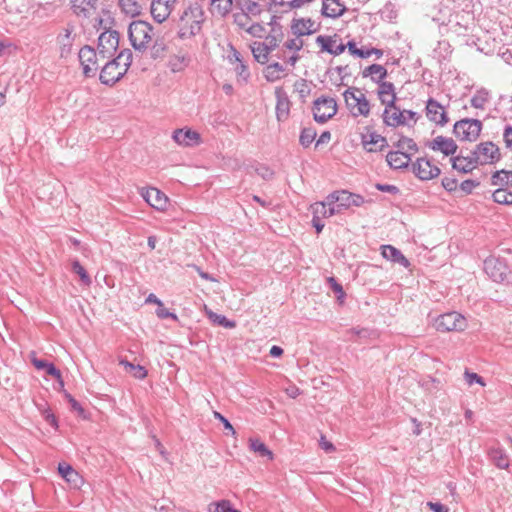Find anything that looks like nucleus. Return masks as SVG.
I'll list each match as a JSON object with an SVG mask.
<instances>
[{
	"mask_svg": "<svg viewBox=\"0 0 512 512\" xmlns=\"http://www.w3.org/2000/svg\"><path fill=\"white\" fill-rule=\"evenodd\" d=\"M132 52L129 49L121 51L116 58L108 61L100 72V81L105 85H114L127 72L132 63Z\"/></svg>",
	"mask_w": 512,
	"mask_h": 512,
	"instance_id": "1",
	"label": "nucleus"
},
{
	"mask_svg": "<svg viewBox=\"0 0 512 512\" xmlns=\"http://www.w3.org/2000/svg\"><path fill=\"white\" fill-rule=\"evenodd\" d=\"M203 11L198 6L188 7L180 17L179 38L185 40L197 35L202 28Z\"/></svg>",
	"mask_w": 512,
	"mask_h": 512,
	"instance_id": "2",
	"label": "nucleus"
},
{
	"mask_svg": "<svg viewBox=\"0 0 512 512\" xmlns=\"http://www.w3.org/2000/svg\"><path fill=\"white\" fill-rule=\"evenodd\" d=\"M69 5L73 15L82 21H102L100 0H69Z\"/></svg>",
	"mask_w": 512,
	"mask_h": 512,
	"instance_id": "3",
	"label": "nucleus"
},
{
	"mask_svg": "<svg viewBox=\"0 0 512 512\" xmlns=\"http://www.w3.org/2000/svg\"><path fill=\"white\" fill-rule=\"evenodd\" d=\"M128 35L134 49L143 51L152 41L153 27L142 20L133 21L129 25Z\"/></svg>",
	"mask_w": 512,
	"mask_h": 512,
	"instance_id": "4",
	"label": "nucleus"
},
{
	"mask_svg": "<svg viewBox=\"0 0 512 512\" xmlns=\"http://www.w3.org/2000/svg\"><path fill=\"white\" fill-rule=\"evenodd\" d=\"M347 108L353 117H368L371 105L365 94L358 88H348L343 93Z\"/></svg>",
	"mask_w": 512,
	"mask_h": 512,
	"instance_id": "5",
	"label": "nucleus"
},
{
	"mask_svg": "<svg viewBox=\"0 0 512 512\" xmlns=\"http://www.w3.org/2000/svg\"><path fill=\"white\" fill-rule=\"evenodd\" d=\"M482 127L480 120L464 118L454 124L453 134L460 141L474 142L480 136Z\"/></svg>",
	"mask_w": 512,
	"mask_h": 512,
	"instance_id": "6",
	"label": "nucleus"
},
{
	"mask_svg": "<svg viewBox=\"0 0 512 512\" xmlns=\"http://www.w3.org/2000/svg\"><path fill=\"white\" fill-rule=\"evenodd\" d=\"M383 122L386 126L396 128L398 126L408 125L411 120L416 123L418 117L417 113L411 110H400L399 107L393 104V107L385 108L382 114Z\"/></svg>",
	"mask_w": 512,
	"mask_h": 512,
	"instance_id": "7",
	"label": "nucleus"
},
{
	"mask_svg": "<svg viewBox=\"0 0 512 512\" xmlns=\"http://www.w3.org/2000/svg\"><path fill=\"white\" fill-rule=\"evenodd\" d=\"M434 325L441 332L463 331L467 327V321L463 315L453 311L440 315Z\"/></svg>",
	"mask_w": 512,
	"mask_h": 512,
	"instance_id": "8",
	"label": "nucleus"
},
{
	"mask_svg": "<svg viewBox=\"0 0 512 512\" xmlns=\"http://www.w3.org/2000/svg\"><path fill=\"white\" fill-rule=\"evenodd\" d=\"M337 113V103L331 97H320L314 101L313 116L318 123H326Z\"/></svg>",
	"mask_w": 512,
	"mask_h": 512,
	"instance_id": "9",
	"label": "nucleus"
},
{
	"mask_svg": "<svg viewBox=\"0 0 512 512\" xmlns=\"http://www.w3.org/2000/svg\"><path fill=\"white\" fill-rule=\"evenodd\" d=\"M99 51L97 52L90 46H84L78 53L79 61L82 66L83 74L86 77H92L99 68Z\"/></svg>",
	"mask_w": 512,
	"mask_h": 512,
	"instance_id": "10",
	"label": "nucleus"
},
{
	"mask_svg": "<svg viewBox=\"0 0 512 512\" xmlns=\"http://www.w3.org/2000/svg\"><path fill=\"white\" fill-rule=\"evenodd\" d=\"M486 274L495 282H502L507 279L509 269L506 263L499 259L490 257L484 261Z\"/></svg>",
	"mask_w": 512,
	"mask_h": 512,
	"instance_id": "11",
	"label": "nucleus"
},
{
	"mask_svg": "<svg viewBox=\"0 0 512 512\" xmlns=\"http://www.w3.org/2000/svg\"><path fill=\"white\" fill-rule=\"evenodd\" d=\"M119 44V35L117 31L110 30L101 33L98 38V50L102 60L106 59L114 52Z\"/></svg>",
	"mask_w": 512,
	"mask_h": 512,
	"instance_id": "12",
	"label": "nucleus"
},
{
	"mask_svg": "<svg viewBox=\"0 0 512 512\" xmlns=\"http://www.w3.org/2000/svg\"><path fill=\"white\" fill-rule=\"evenodd\" d=\"M477 163L479 165L492 164L500 160L501 154L497 145L493 142H482L476 147Z\"/></svg>",
	"mask_w": 512,
	"mask_h": 512,
	"instance_id": "13",
	"label": "nucleus"
},
{
	"mask_svg": "<svg viewBox=\"0 0 512 512\" xmlns=\"http://www.w3.org/2000/svg\"><path fill=\"white\" fill-rule=\"evenodd\" d=\"M74 27L68 25L64 27L56 37V43L59 49L60 57L67 58L72 53L74 43Z\"/></svg>",
	"mask_w": 512,
	"mask_h": 512,
	"instance_id": "14",
	"label": "nucleus"
},
{
	"mask_svg": "<svg viewBox=\"0 0 512 512\" xmlns=\"http://www.w3.org/2000/svg\"><path fill=\"white\" fill-rule=\"evenodd\" d=\"M176 5V0H152L151 15L158 23L168 19Z\"/></svg>",
	"mask_w": 512,
	"mask_h": 512,
	"instance_id": "15",
	"label": "nucleus"
},
{
	"mask_svg": "<svg viewBox=\"0 0 512 512\" xmlns=\"http://www.w3.org/2000/svg\"><path fill=\"white\" fill-rule=\"evenodd\" d=\"M414 174L420 180H431L440 174V169L431 163V161L419 158L415 163L412 164Z\"/></svg>",
	"mask_w": 512,
	"mask_h": 512,
	"instance_id": "16",
	"label": "nucleus"
},
{
	"mask_svg": "<svg viewBox=\"0 0 512 512\" xmlns=\"http://www.w3.org/2000/svg\"><path fill=\"white\" fill-rule=\"evenodd\" d=\"M425 110L429 121L440 126H445L448 123L449 118L444 107L435 99L429 98L427 100Z\"/></svg>",
	"mask_w": 512,
	"mask_h": 512,
	"instance_id": "17",
	"label": "nucleus"
},
{
	"mask_svg": "<svg viewBox=\"0 0 512 512\" xmlns=\"http://www.w3.org/2000/svg\"><path fill=\"white\" fill-rule=\"evenodd\" d=\"M172 139L180 146L193 147L201 142L200 134L190 128L176 129L173 131Z\"/></svg>",
	"mask_w": 512,
	"mask_h": 512,
	"instance_id": "18",
	"label": "nucleus"
},
{
	"mask_svg": "<svg viewBox=\"0 0 512 512\" xmlns=\"http://www.w3.org/2000/svg\"><path fill=\"white\" fill-rule=\"evenodd\" d=\"M145 201L153 208L164 211L168 205V197L155 187L143 189L141 192Z\"/></svg>",
	"mask_w": 512,
	"mask_h": 512,
	"instance_id": "19",
	"label": "nucleus"
},
{
	"mask_svg": "<svg viewBox=\"0 0 512 512\" xmlns=\"http://www.w3.org/2000/svg\"><path fill=\"white\" fill-rule=\"evenodd\" d=\"M428 147L436 152H441L446 156L454 155L458 149L456 142L452 138L437 136L431 142Z\"/></svg>",
	"mask_w": 512,
	"mask_h": 512,
	"instance_id": "20",
	"label": "nucleus"
},
{
	"mask_svg": "<svg viewBox=\"0 0 512 512\" xmlns=\"http://www.w3.org/2000/svg\"><path fill=\"white\" fill-rule=\"evenodd\" d=\"M276 102V117L278 121H285L288 119L290 114L291 102L287 93L283 88L278 87L275 90Z\"/></svg>",
	"mask_w": 512,
	"mask_h": 512,
	"instance_id": "21",
	"label": "nucleus"
},
{
	"mask_svg": "<svg viewBox=\"0 0 512 512\" xmlns=\"http://www.w3.org/2000/svg\"><path fill=\"white\" fill-rule=\"evenodd\" d=\"M359 196L353 195L345 190L335 191L327 196V203H337L342 210L349 208L351 205H359Z\"/></svg>",
	"mask_w": 512,
	"mask_h": 512,
	"instance_id": "22",
	"label": "nucleus"
},
{
	"mask_svg": "<svg viewBox=\"0 0 512 512\" xmlns=\"http://www.w3.org/2000/svg\"><path fill=\"white\" fill-rule=\"evenodd\" d=\"M291 30L294 35L301 37L315 33L317 28L315 27V22L311 19L300 18L293 19Z\"/></svg>",
	"mask_w": 512,
	"mask_h": 512,
	"instance_id": "23",
	"label": "nucleus"
},
{
	"mask_svg": "<svg viewBox=\"0 0 512 512\" xmlns=\"http://www.w3.org/2000/svg\"><path fill=\"white\" fill-rule=\"evenodd\" d=\"M316 43L321 47L322 51H326L335 56L342 54L346 49V46L343 43L336 45V40L331 36L319 35L316 38Z\"/></svg>",
	"mask_w": 512,
	"mask_h": 512,
	"instance_id": "24",
	"label": "nucleus"
},
{
	"mask_svg": "<svg viewBox=\"0 0 512 512\" xmlns=\"http://www.w3.org/2000/svg\"><path fill=\"white\" fill-rule=\"evenodd\" d=\"M378 98L385 108L393 107V104L396 102V94L394 90V85L391 82H382L378 84Z\"/></svg>",
	"mask_w": 512,
	"mask_h": 512,
	"instance_id": "25",
	"label": "nucleus"
},
{
	"mask_svg": "<svg viewBox=\"0 0 512 512\" xmlns=\"http://www.w3.org/2000/svg\"><path fill=\"white\" fill-rule=\"evenodd\" d=\"M411 158L409 153L397 150L391 151L386 156L388 165L393 169L406 168L409 165Z\"/></svg>",
	"mask_w": 512,
	"mask_h": 512,
	"instance_id": "26",
	"label": "nucleus"
},
{
	"mask_svg": "<svg viewBox=\"0 0 512 512\" xmlns=\"http://www.w3.org/2000/svg\"><path fill=\"white\" fill-rule=\"evenodd\" d=\"M362 143L368 152L381 151L388 145L386 138L375 132L364 136Z\"/></svg>",
	"mask_w": 512,
	"mask_h": 512,
	"instance_id": "27",
	"label": "nucleus"
},
{
	"mask_svg": "<svg viewBox=\"0 0 512 512\" xmlns=\"http://www.w3.org/2000/svg\"><path fill=\"white\" fill-rule=\"evenodd\" d=\"M381 249V254L385 259L390 260L394 263H398L405 268L409 267L410 262L408 261V259L402 254L400 250H398L394 246L383 245Z\"/></svg>",
	"mask_w": 512,
	"mask_h": 512,
	"instance_id": "28",
	"label": "nucleus"
},
{
	"mask_svg": "<svg viewBox=\"0 0 512 512\" xmlns=\"http://www.w3.org/2000/svg\"><path fill=\"white\" fill-rule=\"evenodd\" d=\"M58 472L73 487H79L82 483V477L67 463H59Z\"/></svg>",
	"mask_w": 512,
	"mask_h": 512,
	"instance_id": "29",
	"label": "nucleus"
},
{
	"mask_svg": "<svg viewBox=\"0 0 512 512\" xmlns=\"http://www.w3.org/2000/svg\"><path fill=\"white\" fill-rule=\"evenodd\" d=\"M346 8L339 0H324L322 14L326 17L337 18L343 15Z\"/></svg>",
	"mask_w": 512,
	"mask_h": 512,
	"instance_id": "30",
	"label": "nucleus"
},
{
	"mask_svg": "<svg viewBox=\"0 0 512 512\" xmlns=\"http://www.w3.org/2000/svg\"><path fill=\"white\" fill-rule=\"evenodd\" d=\"M362 76L370 77L373 82L380 84L387 76V69L380 64H372L363 70Z\"/></svg>",
	"mask_w": 512,
	"mask_h": 512,
	"instance_id": "31",
	"label": "nucleus"
},
{
	"mask_svg": "<svg viewBox=\"0 0 512 512\" xmlns=\"http://www.w3.org/2000/svg\"><path fill=\"white\" fill-rule=\"evenodd\" d=\"M451 162L453 169L464 174L472 172L479 165L477 160H467L464 155L452 157Z\"/></svg>",
	"mask_w": 512,
	"mask_h": 512,
	"instance_id": "32",
	"label": "nucleus"
},
{
	"mask_svg": "<svg viewBox=\"0 0 512 512\" xmlns=\"http://www.w3.org/2000/svg\"><path fill=\"white\" fill-rule=\"evenodd\" d=\"M32 363L36 369L45 370L48 375L56 378L59 381L61 386L64 385L62 377H61V372L59 369H57L55 367L54 364L48 363L47 361H45L43 359H37V358L32 359Z\"/></svg>",
	"mask_w": 512,
	"mask_h": 512,
	"instance_id": "33",
	"label": "nucleus"
},
{
	"mask_svg": "<svg viewBox=\"0 0 512 512\" xmlns=\"http://www.w3.org/2000/svg\"><path fill=\"white\" fill-rule=\"evenodd\" d=\"M489 456L498 468L507 469L509 467V459L504 449L500 447H492L489 450Z\"/></svg>",
	"mask_w": 512,
	"mask_h": 512,
	"instance_id": "34",
	"label": "nucleus"
},
{
	"mask_svg": "<svg viewBox=\"0 0 512 512\" xmlns=\"http://www.w3.org/2000/svg\"><path fill=\"white\" fill-rule=\"evenodd\" d=\"M251 51L255 60L260 64L268 62L269 54L271 51L267 48L263 42L255 41L251 44Z\"/></svg>",
	"mask_w": 512,
	"mask_h": 512,
	"instance_id": "35",
	"label": "nucleus"
},
{
	"mask_svg": "<svg viewBox=\"0 0 512 512\" xmlns=\"http://www.w3.org/2000/svg\"><path fill=\"white\" fill-rule=\"evenodd\" d=\"M491 185L499 186V188H507L512 186V171H496L491 176Z\"/></svg>",
	"mask_w": 512,
	"mask_h": 512,
	"instance_id": "36",
	"label": "nucleus"
},
{
	"mask_svg": "<svg viewBox=\"0 0 512 512\" xmlns=\"http://www.w3.org/2000/svg\"><path fill=\"white\" fill-rule=\"evenodd\" d=\"M490 100V92L485 88H480L476 91L470 100L471 106L476 109H484L485 105Z\"/></svg>",
	"mask_w": 512,
	"mask_h": 512,
	"instance_id": "37",
	"label": "nucleus"
},
{
	"mask_svg": "<svg viewBox=\"0 0 512 512\" xmlns=\"http://www.w3.org/2000/svg\"><path fill=\"white\" fill-rule=\"evenodd\" d=\"M249 448L251 451L259 454L261 457H267L268 459H273V453L271 450L268 449V447L263 443L261 440L257 438H250L249 439Z\"/></svg>",
	"mask_w": 512,
	"mask_h": 512,
	"instance_id": "38",
	"label": "nucleus"
},
{
	"mask_svg": "<svg viewBox=\"0 0 512 512\" xmlns=\"http://www.w3.org/2000/svg\"><path fill=\"white\" fill-rule=\"evenodd\" d=\"M213 11L221 16H227L233 9V0H211Z\"/></svg>",
	"mask_w": 512,
	"mask_h": 512,
	"instance_id": "39",
	"label": "nucleus"
},
{
	"mask_svg": "<svg viewBox=\"0 0 512 512\" xmlns=\"http://www.w3.org/2000/svg\"><path fill=\"white\" fill-rule=\"evenodd\" d=\"M120 365L136 379L142 380L147 376V370L139 364L135 365L127 360H120Z\"/></svg>",
	"mask_w": 512,
	"mask_h": 512,
	"instance_id": "40",
	"label": "nucleus"
},
{
	"mask_svg": "<svg viewBox=\"0 0 512 512\" xmlns=\"http://www.w3.org/2000/svg\"><path fill=\"white\" fill-rule=\"evenodd\" d=\"M284 67L278 62L269 64L264 70V76L268 82H275L281 78V74L284 72Z\"/></svg>",
	"mask_w": 512,
	"mask_h": 512,
	"instance_id": "41",
	"label": "nucleus"
},
{
	"mask_svg": "<svg viewBox=\"0 0 512 512\" xmlns=\"http://www.w3.org/2000/svg\"><path fill=\"white\" fill-rule=\"evenodd\" d=\"M208 512H241L238 509H235L229 500H220L217 502H212L208 505Z\"/></svg>",
	"mask_w": 512,
	"mask_h": 512,
	"instance_id": "42",
	"label": "nucleus"
},
{
	"mask_svg": "<svg viewBox=\"0 0 512 512\" xmlns=\"http://www.w3.org/2000/svg\"><path fill=\"white\" fill-rule=\"evenodd\" d=\"M493 201L498 204L512 205V192L507 188H498L492 194Z\"/></svg>",
	"mask_w": 512,
	"mask_h": 512,
	"instance_id": "43",
	"label": "nucleus"
},
{
	"mask_svg": "<svg viewBox=\"0 0 512 512\" xmlns=\"http://www.w3.org/2000/svg\"><path fill=\"white\" fill-rule=\"evenodd\" d=\"M316 131L312 127L303 128L299 137V142L303 147H308L315 140Z\"/></svg>",
	"mask_w": 512,
	"mask_h": 512,
	"instance_id": "44",
	"label": "nucleus"
},
{
	"mask_svg": "<svg viewBox=\"0 0 512 512\" xmlns=\"http://www.w3.org/2000/svg\"><path fill=\"white\" fill-rule=\"evenodd\" d=\"M233 19H234V24L238 28L244 30L245 32L247 31V28H249V26L251 25V18L244 11L235 13L233 15Z\"/></svg>",
	"mask_w": 512,
	"mask_h": 512,
	"instance_id": "45",
	"label": "nucleus"
},
{
	"mask_svg": "<svg viewBox=\"0 0 512 512\" xmlns=\"http://www.w3.org/2000/svg\"><path fill=\"white\" fill-rule=\"evenodd\" d=\"M72 271L74 273H76L77 275H79L80 280L82 281V283L84 285L89 286L91 284L92 281H91L90 276L88 275V273L86 272V270L80 264L79 261L75 260L72 262Z\"/></svg>",
	"mask_w": 512,
	"mask_h": 512,
	"instance_id": "46",
	"label": "nucleus"
},
{
	"mask_svg": "<svg viewBox=\"0 0 512 512\" xmlns=\"http://www.w3.org/2000/svg\"><path fill=\"white\" fill-rule=\"evenodd\" d=\"M397 148L401 151H404V152H416L417 151V145L416 143L414 142L413 139L411 138H408V137H401L397 144H396Z\"/></svg>",
	"mask_w": 512,
	"mask_h": 512,
	"instance_id": "47",
	"label": "nucleus"
},
{
	"mask_svg": "<svg viewBox=\"0 0 512 512\" xmlns=\"http://www.w3.org/2000/svg\"><path fill=\"white\" fill-rule=\"evenodd\" d=\"M209 318L216 324L225 328H234L236 326L234 321L227 319L224 315H220L214 312L209 313Z\"/></svg>",
	"mask_w": 512,
	"mask_h": 512,
	"instance_id": "48",
	"label": "nucleus"
},
{
	"mask_svg": "<svg viewBox=\"0 0 512 512\" xmlns=\"http://www.w3.org/2000/svg\"><path fill=\"white\" fill-rule=\"evenodd\" d=\"M327 204L328 203L326 198L325 201L317 202L314 205H312L313 216H318L319 219L331 217L330 215H328Z\"/></svg>",
	"mask_w": 512,
	"mask_h": 512,
	"instance_id": "49",
	"label": "nucleus"
},
{
	"mask_svg": "<svg viewBox=\"0 0 512 512\" xmlns=\"http://www.w3.org/2000/svg\"><path fill=\"white\" fill-rule=\"evenodd\" d=\"M245 13H247L249 16H259L262 13L261 5L258 2L248 0L244 5Z\"/></svg>",
	"mask_w": 512,
	"mask_h": 512,
	"instance_id": "50",
	"label": "nucleus"
},
{
	"mask_svg": "<svg viewBox=\"0 0 512 512\" xmlns=\"http://www.w3.org/2000/svg\"><path fill=\"white\" fill-rule=\"evenodd\" d=\"M294 89L302 99H305L310 94V87L304 79L297 80L294 83Z\"/></svg>",
	"mask_w": 512,
	"mask_h": 512,
	"instance_id": "51",
	"label": "nucleus"
},
{
	"mask_svg": "<svg viewBox=\"0 0 512 512\" xmlns=\"http://www.w3.org/2000/svg\"><path fill=\"white\" fill-rule=\"evenodd\" d=\"M246 32L252 37L262 38L266 32V29L261 23H251Z\"/></svg>",
	"mask_w": 512,
	"mask_h": 512,
	"instance_id": "52",
	"label": "nucleus"
},
{
	"mask_svg": "<svg viewBox=\"0 0 512 512\" xmlns=\"http://www.w3.org/2000/svg\"><path fill=\"white\" fill-rule=\"evenodd\" d=\"M120 6L127 13L137 14L139 13L140 6L132 0H119Z\"/></svg>",
	"mask_w": 512,
	"mask_h": 512,
	"instance_id": "53",
	"label": "nucleus"
},
{
	"mask_svg": "<svg viewBox=\"0 0 512 512\" xmlns=\"http://www.w3.org/2000/svg\"><path fill=\"white\" fill-rule=\"evenodd\" d=\"M480 185V181H477V180H473V179H467V180H464L461 184H460V189L465 193V194H471L473 189L478 187Z\"/></svg>",
	"mask_w": 512,
	"mask_h": 512,
	"instance_id": "54",
	"label": "nucleus"
},
{
	"mask_svg": "<svg viewBox=\"0 0 512 512\" xmlns=\"http://www.w3.org/2000/svg\"><path fill=\"white\" fill-rule=\"evenodd\" d=\"M303 41L299 39V37L294 39H289L284 43V47L288 50H293L295 52L300 51L303 48Z\"/></svg>",
	"mask_w": 512,
	"mask_h": 512,
	"instance_id": "55",
	"label": "nucleus"
},
{
	"mask_svg": "<svg viewBox=\"0 0 512 512\" xmlns=\"http://www.w3.org/2000/svg\"><path fill=\"white\" fill-rule=\"evenodd\" d=\"M235 71H236L237 76L241 80H243L244 82H246L248 80L250 73H249L248 67L243 62L236 64Z\"/></svg>",
	"mask_w": 512,
	"mask_h": 512,
	"instance_id": "56",
	"label": "nucleus"
},
{
	"mask_svg": "<svg viewBox=\"0 0 512 512\" xmlns=\"http://www.w3.org/2000/svg\"><path fill=\"white\" fill-rule=\"evenodd\" d=\"M465 380L469 385H472L474 383L480 384L481 386L485 385V382L481 376L474 372L465 371Z\"/></svg>",
	"mask_w": 512,
	"mask_h": 512,
	"instance_id": "57",
	"label": "nucleus"
},
{
	"mask_svg": "<svg viewBox=\"0 0 512 512\" xmlns=\"http://www.w3.org/2000/svg\"><path fill=\"white\" fill-rule=\"evenodd\" d=\"M156 315L160 318V319H166V318H171L175 321L178 320V317L175 313H172L170 311H168L165 307H164V304L162 303V306H158L157 309H156Z\"/></svg>",
	"mask_w": 512,
	"mask_h": 512,
	"instance_id": "58",
	"label": "nucleus"
},
{
	"mask_svg": "<svg viewBox=\"0 0 512 512\" xmlns=\"http://www.w3.org/2000/svg\"><path fill=\"white\" fill-rule=\"evenodd\" d=\"M213 416L215 419L219 420L223 424L224 428L230 431L232 435L236 434V431L233 428L232 424L220 412L214 411Z\"/></svg>",
	"mask_w": 512,
	"mask_h": 512,
	"instance_id": "59",
	"label": "nucleus"
},
{
	"mask_svg": "<svg viewBox=\"0 0 512 512\" xmlns=\"http://www.w3.org/2000/svg\"><path fill=\"white\" fill-rule=\"evenodd\" d=\"M39 410L42 412L43 417L51 426H53V427L58 426L56 417L49 408H41L39 406Z\"/></svg>",
	"mask_w": 512,
	"mask_h": 512,
	"instance_id": "60",
	"label": "nucleus"
},
{
	"mask_svg": "<svg viewBox=\"0 0 512 512\" xmlns=\"http://www.w3.org/2000/svg\"><path fill=\"white\" fill-rule=\"evenodd\" d=\"M311 1L312 0H287V1H282L280 3V5L287 6L291 9H297V8H301L302 6H304L307 3H310Z\"/></svg>",
	"mask_w": 512,
	"mask_h": 512,
	"instance_id": "61",
	"label": "nucleus"
},
{
	"mask_svg": "<svg viewBox=\"0 0 512 512\" xmlns=\"http://www.w3.org/2000/svg\"><path fill=\"white\" fill-rule=\"evenodd\" d=\"M281 41L282 40L276 38L275 36L267 35L265 37V41H263V44H266L267 48L272 52L278 47Z\"/></svg>",
	"mask_w": 512,
	"mask_h": 512,
	"instance_id": "62",
	"label": "nucleus"
},
{
	"mask_svg": "<svg viewBox=\"0 0 512 512\" xmlns=\"http://www.w3.org/2000/svg\"><path fill=\"white\" fill-rule=\"evenodd\" d=\"M427 506L433 512H449V508L446 505L439 502H428Z\"/></svg>",
	"mask_w": 512,
	"mask_h": 512,
	"instance_id": "63",
	"label": "nucleus"
},
{
	"mask_svg": "<svg viewBox=\"0 0 512 512\" xmlns=\"http://www.w3.org/2000/svg\"><path fill=\"white\" fill-rule=\"evenodd\" d=\"M503 140L507 148H512V126H506L503 132Z\"/></svg>",
	"mask_w": 512,
	"mask_h": 512,
	"instance_id": "64",
	"label": "nucleus"
}]
</instances>
